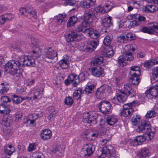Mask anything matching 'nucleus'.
I'll return each mask as SVG.
<instances>
[{"label": "nucleus", "instance_id": "a211bd4d", "mask_svg": "<svg viewBox=\"0 0 158 158\" xmlns=\"http://www.w3.org/2000/svg\"><path fill=\"white\" fill-rule=\"evenodd\" d=\"M112 9V7L111 5L106 4L104 7L100 6H98L95 8V10L97 15L98 13H107L109 11Z\"/></svg>", "mask_w": 158, "mask_h": 158}, {"label": "nucleus", "instance_id": "e2e57ef3", "mask_svg": "<svg viewBox=\"0 0 158 158\" xmlns=\"http://www.w3.org/2000/svg\"><path fill=\"white\" fill-rule=\"evenodd\" d=\"M17 93L19 94H24L26 93V89L23 87H19L17 89Z\"/></svg>", "mask_w": 158, "mask_h": 158}, {"label": "nucleus", "instance_id": "c85d7f7f", "mask_svg": "<svg viewBox=\"0 0 158 158\" xmlns=\"http://www.w3.org/2000/svg\"><path fill=\"white\" fill-rule=\"evenodd\" d=\"M94 2L93 0H83L81 2L80 5L82 7L88 8L93 6Z\"/></svg>", "mask_w": 158, "mask_h": 158}, {"label": "nucleus", "instance_id": "393cba45", "mask_svg": "<svg viewBox=\"0 0 158 158\" xmlns=\"http://www.w3.org/2000/svg\"><path fill=\"white\" fill-rule=\"evenodd\" d=\"M77 75L74 73H72L68 76V78L70 79L72 82H73V86L76 87L80 83L79 79Z\"/></svg>", "mask_w": 158, "mask_h": 158}, {"label": "nucleus", "instance_id": "6e6d98bb", "mask_svg": "<svg viewBox=\"0 0 158 158\" xmlns=\"http://www.w3.org/2000/svg\"><path fill=\"white\" fill-rule=\"evenodd\" d=\"M156 114L154 110H150L148 111L146 115V117L147 118H153L156 116Z\"/></svg>", "mask_w": 158, "mask_h": 158}, {"label": "nucleus", "instance_id": "6e6552de", "mask_svg": "<svg viewBox=\"0 0 158 158\" xmlns=\"http://www.w3.org/2000/svg\"><path fill=\"white\" fill-rule=\"evenodd\" d=\"M96 16L95 8H91L85 10L83 19L88 21L89 23H92L96 19Z\"/></svg>", "mask_w": 158, "mask_h": 158}, {"label": "nucleus", "instance_id": "7c9ffc66", "mask_svg": "<svg viewBox=\"0 0 158 158\" xmlns=\"http://www.w3.org/2000/svg\"><path fill=\"white\" fill-rule=\"evenodd\" d=\"M145 10L150 13H154L158 10V7L154 4H150L145 6Z\"/></svg>", "mask_w": 158, "mask_h": 158}, {"label": "nucleus", "instance_id": "de8ad7c7", "mask_svg": "<svg viewBox=\"0 0 158 158\" xmlns=\"http://www.w3.org/2000/svg\"><path fill=\"white\" fill-rule=\"evenodd\" d=\"M124 56H125V58L127 60L131 61L134 59L133 56L131 52H125L124 53Z\"/></svg>", "mask_w": 158, "mask_h": 158}, {"label": "nucleus", "instance_id": "09e8293b", "mask_svg": "<svg viewBox=\"0 0 158 158\" xmlns=\"http://www.w3.org/2000/svg\"><path fill=\"white\" fill-rule=\"evenodd\" d=\"M140 119V116L139 115H136L135 116H134L131 119L132 124L134 125H137V123Z\"/></svg>", "mask_w": 158, "mask_h": 158}, {"label": "nucleus", "instance_id": "f704fd0d", "mask_svg": "<svg viewBox=\"0 0 158 158\" xmlns=\"http://www.w3.org/2000/svg\"><path fill=\"white\" fill-rule=\"evenodd\" d=\"M56 19L58 24H63L66 21L67 18L64 13L60 14L57 16Z\"/></svg>", "mask_w": 158, "mask_h": 158}, {"label": "nucleus", "instance_id": "37998d69", "mask_svg": "<svg viewBox=\"0 0 158 158\" xmlns=\"http://www.w3.org/2000/svg\"><path fill=\"white\" fill-rule=\"evenodd\" d=\"M95 86V85L94 84L87 85L84 89L86 94H88L93 92Z\"/></svg>", "mask_w": 158, "mask_h": 158}, {"label": "nucleus", "instance_id": "2eb2a0df", "mask_svg": "<svg viewBox=\"0 0 158 158\" xmlns=\"http://www.w3.org/2000/svg\"><path fill=\"white\" fill-rule=\"evenodd\" d=\"M122 93L120 92H118L116 91V95L112 100V102L114 103L118 104V102L123 103L126 100V96L124 95L121 96V94Z\"/></svg>", "mask_w": 158, "mask_h": 158}, {"label": "nucleus", "instance_id": "58836bf2", "mask_svg": "<svg viewBox=\"0 0 158 158\" xmlns=\"http://www.w3.org/2000/svg\"><path fill=\"white\" fill-rule=\"evenodd\" d=\"M106 95L105 91L102 89L101 86L99 88L96 92V96L97 98H104Z\"/></svg>", "mask_w": 158, "mask_h": 158}, {"label": "nucleus", "instance_id": "f8f14e48", "mask_svg": "<svg viewBox=\"0 0 158 158\" xmlns=\"http://www.w3.org/2000/svg\"><path fill=\"white\" fill-rule=\"evenodd\" d=\"M83 19L84 20L78 25L77 28V31L87 33V30H89L90 23L88 21Z\"/></svg>", "mask_w": 158, "mask_h": 158}, {"label": "nucleus", "instance_id": "603ef678", "mask_svg": "<svg viewBox=\"0 0 158 158\" xmlns=\"http://www.w3.org/2000/svg\"><path fill=\"white\" fill-rule=\"evenodd\" d=\"M88 75V73L86 72H84L83 73H81L78 76V78L79 79L80 81H83L86 79L87 76Z\"/></svg>", "mask_w": 158, "mask_h": 158}, {"label": "nucleus", "instance_id": "49530a36", "mask_svg": "<svg viewBox=\"0 0 158 158\" xmlns=\"http://www.w3.org/2000/svg\"><path fill=\"white\" fill-rule=\"evenodd\" d=\"M12 98L13 102L16 104L20 103L24 99L21 97L16 95H13Z\"/></svg>", "mask_w": 158, "mask_h": 158}, {"label": "nucleus", "instance_id": "412c9836", "mask_svg": "<svg viewBox=\"0 0 158 158\" xmlns=\"http://www.w3.org/2000/svg\"><path fill=\"white\" fill-rule=\"evenodd\" d=\"M87 31L89 36L93 39H97L101 35L99 30H95L92 28H89V30Z\"/></svg>", "mask_w": 158, "mask_h": 158}, {"label": "nucleus", "instance_id": "4be33fe9", "mask_svg": "<svg viewBox=\"0 0 158 158\" xmlns=\"http://www.w3.org/2000/svg\"><path fill=\"white\" fill-rule=\"evenodd\" d=\"M146 139L145 137L142 135L137 136L133 141L132 144L134 146L141 145L144 142Z\"/></svg>", "mask_w": 158, "mask_h": 158}, {"label": "nucleus", "instance_id": "f257e3e1", "mask_svg": "<svg viewBox=\"0 0 158 158\" xmlns=\"http://www.w3.org/2000/svg\"><path fill=\"white\" fill-rule=\"evenodd\" d=\"M35 63L34 58L28 56H24L19 58L18 60L9 61L4 66L5 71L12 75H15V78L19 79L22 75L20 67L33 66Z\"/></svg>", "mask_w": 158, "mask_h": 158}, {"label": "nucleus", "instance_id": "9d476101", "mask_svg": "<svg viewBox=\"0 0 158 158\" xmlns=\"http://www.w3.org/2000/svg\"><path fill=\"white\" fill-rule=\"evenodd\" d=\"M44 88L43 87H40L39 89L35 88L32 89L31 92L33 94V100L40 99L44 94Z\"/></svg>", "mask_w": 158, "mask_h": 158}, {"label": "nucleus", "instance_id": "2f4dec72", "mask_svg": "<svg viewBox=\"0 0 158 158\" xmlns=\"http://www.w3.org/2000/svg\"><path fill=\"white\" fill-rule=\"evenodd\" d=\"M68 58H65V57H64V58L62 60H61L59 62V64L60 66L63 69H66L68 68L69 67V62Z\"/></svg>", "mask_w": 158, "mask_h": 158}, {"label": "nucleus", "instance_id": "bf43d9fd", "mask_svg": "<svg viewBox=\"0 0 158 158\" xmlns=\"http://www.w3.org/2000/svg\"><path fill=\"white\" fill-rule=\"evenodd\" d=\"M135 106L134 102L129 103L126 104L123 106V109H134Z\"/></svg>", "mask_w": 158, "mask_h": 158}, {"label": "nucleus", "instance_id": "39448f33", "mask_svg": "<svg viewBox=\"0 0 158 158\" xmlns=\"http://www.w3.org/2000/svg\"><path fill=\"white\" fill-rule=\"evenodd\" d=\"M149 27H142L140 31L144 33L150 34H158V24L156 23H150L149 24Z\"/></svg>", "mask_w": 158, "mask_h": 158}, {"label": "nucleus", "instance_id": "1a4fd4ad", "mask_svg": "<svg viewBox=\"0 0 158 158\" xmlns=\"http://www.w3.org/2000/svg\"><path fill=\"white\" fill-rule=\"evenodd\" d=\"M19 12L22 15L26 16L29 19L31 17L34 19L36 18L35 10L32 7L21 8L19 9Z\"/></svg>", "mask_w": 158, "mask_h": 158}, {"label": "nucleus", "instance_id": "473e14b6", "mask_svg": "<svg viewBox=\"0 0 158 158\" xmlns=\"http://www.w3.org/2000/svg\"><path fill=\"white\" fill-rule=\"evenodd\" d=\"M9 89V85L6 83H2L0 84V95L6 94Z\"/></svg>", "mask_w": 158, "mask_h": 158}, {"label": "nucleus", "instance_id": "f3484780", "mask_svg": "<svg viewBox=\"0 0 158 158\" xmlns=\"http://www.w3.org/2000/svg\"><path fill=\"white\" fill-rule=\"evenodd\" d=\"M64 35L67 42L75 40L78 36L77 31L75 30L70 31L68 33H66Z\"/></svg>", "mask_w": 158, "mask_h": 158}, {"label": "nucleus", "instance_id": "9b49d317", "mask_svg": "<svg viewBox=\"0 0 158 158\" xmlns=\"http://www.w3.org/2000/svg\"><path fill=\"white\" fill-rule=\"evenodd\" d=\"M111 20V18L109 16H105L102 18L101 23L102 26L104 28V29L103 28L104 32H106L109 30V27L112 24Z\"/></svg>", "mask_w": 158, "mask_h": 158}, {"label": "nucleus", "instance_id": "bb28decb", "mask_svg": "<svg viewBox=\"0 0 158 158\" xmlns=\"http://www.w3.org/2000/svg\"><path fill=\"white\" fill-rule=\"evenodd\" d=\"M98 116L96 114H89L86 118H83L82 121L84 123H90L92 122L95 121L97 118Z\"/></svg>", "mask_w": 158, "mask_h": 158}, {"label": "nucleus", "instance_id": "8fccbe9b", "mask_svg": "<svg viewBox=\"0 0 158 158\" xmlns=\"http://www.w3.org/2000/svg\"><path fill=\"white\" fill-rule=\"evenodd\" d=\"M108 49L105 51L106 56L108 57H111L114 55V52L113 50L111 49V47H109Z\"/></svg>", "mask_w": 158, "mask_h": 158}, {"label": "nucleus", "instance_id": "774afa93", "mask_svg": "<svg viewBox=\"0 0 158 158\" xmlns=\"http://www.w3.org/2000/svg\"><path fill=\"white\" fill-rule=\"evenodd\" d=\"M33 155L35 156V158H44V156L42 153L41 152H35L34 153Z\"/></svg>", "mask_w": 158, "mask_h": 158}, {"label": "nucleus", "instance_id": "f03ea898", "mask_svg": "<svg viewBox=\"0 0 158 158\" xmlns=\"http://www.w3.org/2000/svg\"><path fill=\"white\" fill-rule=\"evenodd\" d=\"M136 130L138 132L147 134L150 139L154 138L156 131L155 128H151V124L149 122L144 120L141 121Z\"/></svg>", "mask_w": 158, "mask_h": 158}, {"label": "nucleus", "instance_id": "b1692460", "mask_svg": "<svg viewBox=\"0 0 158 158\" xmlns=\"http://www.w3.org/2000/svg\"><path fill=\"white\" fill-rule=\"evenodd\" d=\"M106 121L108 125L113 126L117 123L118 119L116 116L111 115L107 117Z\"/></svg>", "mask_w": 158, "mask_h": 158}, {"label": "nucleus", "instance_id": "4468645a", "mask_svg": "<svg viewBox=\"0 0 158 158\" xmlns=\"http://www.w3.org/2000/svg\"><path fill=\"white\" fill-rule=\"evenodd\" d=\"M95 149L94 146L92 144H87L85 146V149L82 152V154L85 156H89L93 154Z\"/></svg>", "mask_w": 158, "mask_h": 158}, {"label": "nucleus", "instance_id": "c9c22d12", "mask_svg": "<svg viewBox=\"0 0 158 158\" xmlns=\"http://www.w3.org/2000/svg\"><path fill=\"white\" fill-rule=\"evenodd\" d=\"M112 39L113 37L112 35H106L104 38L103 42V44L106 47H111Z\"/></svg>", "mask_w": 158, "mask_h": 158}, {"label": "nucleus", "instance_id": "ea45409f", "mask_svg": "<svg viewBox=\"0 0 158 158\" xmlns=\"http://www.w3.org/2000/svg\"><path fill=\"white\" fill-rule=\"evenodd\" d=\"M10 110L8 106L4 105H0V113L7 114L10 113Z\"/></svg>", "mask_w": 158, "mask_h": 158}, {"label": "nucleus", "instance_id": "864d4df0", "mask_svg": "<svg viewBox=\"0 0 158 158\" xmlns=\"http://www.w3.org/2000/svg\"><path fill=\"white\" fill-rule=\"evenodd\" d=\"M125 56H119L118 59V62L119 64L121 66H124L125 64V61L126 60H125Z\"/></svg>", "mask_w": 158, "mask_h": 158}, {"label": "nucleus", "instance_id": "5701e85b", "mask_svg": "<svg viewBox=\"0 0 158 158\" xmlns=\"http://www.w3.org/2000/svg\"><path fill=\"white\" fill-rule=\"evenodd\" d=\"M40 135L41 138L44 140H48L52 136L51 131L48 129H45L42 131Z\"/></svg>", "mask_w": 158, "mask_h": 158}, {"label": "nucleus", "instance_id": "6ab92c4d", "mask_svg": "<svg viewBox=\"0 0 158 158\" xmlns=\"http://www.w3.org/2000/svg\"><path fill=\"white\" fill-rule=\"evenodd\" d=\"M91 72L94 76L96 77H99L102 76L104 74V70L100 66L98 65L92 68Z\"/></svg>", "mask_w": 158, "mask_h": 158}, {"label": "nucleus", "instance_id": "338daca9", "mask_svg": "<svg viewBox=\"0 0 158 158\" xmlns=\"http://www.w3.org/2000/svg\"><path fill=\"white\" fill-rule=\"evenodd\" d=\"M3 15L6 21L11 20L14 17V15L10 13L5 14Z\"/></svg>", "mask_w": 158, "mask_h": 158}, {"label": "nucleus", "instance_id": "0e129e2a", "mask_svg": "<svg viewBox=\"0 0 158 158\" xmlns=\"http://www.w3.org/2000/svg\"><path fill=\"white\" fill-rule=\"evenodd\" d=\"M117 41L119 43H124L126 42V40L125 36L121 35L118 37L117 38Z\"/></svg>", "mask_w": 158, "mask_h": 158}, {"label": "nucleus", "instance_id": "a878e982", "mask_svg": "<svg viewBox=\"0 0 158 158\" xmlns=\"http://www.w3.org/2000/svg\"><path fill=\"white\" fill-rule=\"evenodd\" d=\"M13 123L12 118L11 116H9L3 118L2 122V124L4 126V127H6L10 128L11 127Z\"/></svg>", "mask_w": 158, "mask_h": 158}, {"label": "nucleus", "instance_id": "aec40b11", "mask_svg": "<svg viewBox=\"0 0 158 158\" xmlns=\"http://www.w3.org/2000/svg\"><path fill=\"white\" fill-rule=\"evenodd\" d=\"M113 147L110 145H108L104 147L102 151L101 157H110L112 154Z\"/></svg>", "mask_w": 158, "mask_h": 158}, {"label": "nucleus", "instance_id": "0eeeda50", "mask_svg": "<svg viewBox=\"0 0 158 158\" xmlns=\"http://www.w3.org/2000/svg\"><path fill=\"white\" fill-rule=\"evenodd\" d=\"M111 105L109 102L103 100L99 103L98 107L100 112L105 114H109L111 112Z\"/></svg>", "mask_w": 158, "mask_h": 158}, {"label": "nucleus", "instance_id": "20e7f679", "mask_svg": "<svg viewBox=\"0 0 158 158\" xmlns=\"http://www.w3.org/2000/svg\"><path fill=\"white\" fill-rule=\"evenodd\" d=\"M130 73L131 76V78L133 85H138L140 81L139 76L141 74L140 68L137 66H134L130 67Z\"/></svg>", "mask_w": 158, "mask_h": 158}, {"label": "nucleus", "instance_id": "a19ab883", "mask_svg": "<svg viewBox=\"0 0 158 158\" xmlns=\"http://www.w3.org/2000/svg\"><path fill=\"white\" fill-rule=\"evenodd\" d=\"M77 21V18L75 16H72L70 17L67 23V26L69 27L75 24Z\"/></svg>", "mask_w": 158, "mask_h": 158}, {"label": "nucleus", "instance_id": "c756f323", "mask_svg": "<svg viewBox=\"0 0 158 158\" xmlns=\"http://www.w3.org/2000/svg\"><path fill=\"white\" fill-rule=\"evenodd\" d=\"M134 112V109H123L120 110V113L121 115L124 117H129Z\"/></svg>", "mask_w": 158, "mask_h": 158}, {"label": "nucleus", "instance_id": "c03bdc74", "mask_svg": "<svg viewBox=\"0 0 158 158\" xmlns=\"http://www.w3.org/2000/svg\"><path fill=\"white\" fill-rule=\"evenodd\" d=\"M12 127H3V133L6 136L9 137L13 134V132L11 131Z\"/></svg>", "mask_w": 158, "mask_h": 158}, {"label": "nucleus", "instance_id": "4d7b16f0", "mask_svg": "<svg viewBox=\"0 0 158 158\" xmlns=\"http://www.w3.org/2000/svg\"><path fill=\"white\" fill-rule=\"evenodd\" d=\"M124 49L125 52H131L130 51L134 52L135 51V48L133 46L131 45L128 44L125 46L124 48Z\"/></svg>", "mask_w": 158, "mask_h": 158}, {"label": "nucleus", "instance_id": "4c0bfd02", "mask_svg": "<svg viewBox=\"0 0 158 158\" xmlns=\"http://www.w3.org/2000/svg\"><path fill=\"white\" fill-rule=\"evenodd\" d=\"M133 19H136L138 24H140L141 22L146 21L145 18L139 14H133L132 15Z\"/></svg>", "mask_w": 158, "mask_h": 158}, {"label": "nucleus", "instance_id": "5fc2aeb1", "mask_svg": "<svg viewBox=\"0 0 158 158\" xmlns=\"http://www.w3.org/2000/svg\"><path fill=\"white\" fill-rule=\"evenodd\" d=\"M125 36L126 41H131L132 40H135V34L131 33H127Z\"/></svg>", "mask_w": 158, "mask_h": 158}, {"label": "nucleus", "instance_id": "69168bd1", "mask_svg": "<svg viewBox=\"0 0 158 158\" xmlns=\"http://www.w3.org/2000/svg\"><path fill=\"white\" fill-rule=\"evenodd\" d=\"M64 3L65 5L73 6L76 3V2L75 0H65Z\"/></svg>", "mask_w": 158, "mask_h": 158}, {"label": "nucleus", "instance_id": "79ce46f5", "mask_svg": "<svg viewBox=\"0 0 158 158\" xmlns=\"http://www.w3.org/2000/svg\"><path fill=\"white\" fill-rule=\"evenodd\" d=\"M103 60V59L102 57L101 56H96L94 60L92 62H91V64H92L94 66H96L97 64H100L102 63Z\"/></svg>", "mask_w": 158, "mask_h": 158}, {"label": "nucleus", "instance_id": "13d9d810", "mask_svg": "<svg viewBox=\"0 0 158 158\" xmlns=\"http://www.w3.org/2000/svg\"><path fill=\"white\" fill-rule=\"evenodd\" d=\"M102 89L105 91V94L106 92L110 93L111 91V87L108 85H104L101 86Z\"/></svg>", "mask_w": 158, "mask_h": 158}, {"label": "nucleus", "instance_id": "a18cd8bd", "mask_svg": "<svg viewBox=\"0 0 158 158\" xmlns=\"http://www.w3.org/2000/svg\"><path fill=\"white\" fill-rule=\"evenodd\" d=\"M152 77L151 78L152 82H154V80L158 77V67H156L152 71Z\"/></svg>", "mask_w": 158, "mask_h": 158}, {"label": "nucleus", "instance_id": "cd10ccee", "mask_svg": "<svg viewBox=\"0 0 158 158\" xmlns=\"http://www.w3.org/2000/svg\"><path fill=\"white\" fill-rule=\"evenodd\" d=\"M85 134L87 138L89 137V135L92 137V138L91 139H95L96 138L100 136L98 131L97 130L94 131L88 130L85 132Z\"/></svg>", "mask_w": 158, "mask_h": 158}, {"label": "nucleus", "instance_id": "680f3d73", "mask_svg": "<svg viewBox=\"0 0 158 158\" xmlns=\"http://www.w3.org/2000/svg\"><path fill=\"white\" fill-rule=\"evenodd\" d=\"M154 63L152 60H150L146 62L144 64V66L147 67L149 69L152 66L154 65Z\"/></svg>", "mask_w": 158, "mask_h": 158}, {"label": "nucleus", "instance_id": "e433bc0d", "mask_svg": "<svg viewBox=\"0 0 158 158\" xmlns=\"http://www.w3.org/2000/svg\"><path fill=\"white\" fill-rule=\"evenodd\" d=\"M38 116L36 114H29L28 115V118L27 120V122L30 124H33L36 120L38 118Z\"/></svg>", "mask_w": 158, "mask_h": 158}, {"label": "nucleus", "instance_id": "dca6fc26", "mask_svg": "<svg viewBox=\"0 0 158 158\" xmlns=\"http://www.w3.org/2000/svg\"><path fill=\"white\" fill-rule=\"evenodd\" d=\"M99 41L93 40L89 42L87 45L85 49V51L88 52H91L94 51L98 45Z\"/></svg>", "mask_w": 158, "mask_h": 158}, {"label": "nucleus", "instance_id": "052dcab7", "mask_svg": "<svg viewBox=\"0 0 158 158\" xmlns=\"http://www.w3.org/2000/svg\"><path fill=\"white\" fill-rule=\"evenodd\" d=\"M64 102L66 105L71 106L73 103V100L71 97H68L65 98Z\"/></svg>", "mask_w": 158, "mask_h": 158}, {"label": "nucleus", "instance_id": "ddd939ff", "mask_svg": "<svg viewBox=\"0 0 158 158\" xmlns=\"http://www.w3.org/2000/svg\"><path fill=\"white\" fill-rule=\"evenodd\" d=\"M147 97L149 99L155 98L158 95V89L156 87L150 88L145 93Z\"/></svg>", "mask_w": 158, "mask_h": 158}, {"label": "nucleus", "instance_id": "7ed1b4c3", "mask_svg": "<svg viewBox=\"0 0 158 158\" xmlns=\"http://www.w3.org/2000/svg\"><path fill=\"white\" fill-rule=\"evenodd\" d=\"M57 54L56 50L52 49L51 48L46 49L43 56L44 60L48 63H53L57 60Z\"/></svg>", "mask_w": 158, "mask_h": 158}, {"label": "nucleus", "instance_id": "423d86ee", "mask_svg": "<svg viewBox=\"0 0 158 158\" xmlns=\"http://www.w3.org/2000/svg\"><path fill=\"white\" fill-rule=\"evenodd\" d=\"M118 92H121L122 93L121 94V96H124V95L126 96V100L127 98V97L129 95L131 97H134L136 96V94L138 93V91L131 89L130 85L129 84H126L124 85L123 90H118Z\"/></svg>", "mask_w": 158, "mask_h": 158}, {"label": "nucleus", "instance_id": "3c124183", "mask_svg": "<svg viewBox=\"0 0 158 158\" xmlns=\"http://www.w3.org/2000/svg\"><path fill=\"white\" fill-rule=\"evenodd\" d=\"M141 154L142 156L145 157L148 156H149L150 155V153L148 149L144 148L141 150Z\"/></svg>", "mask_w": 158, "mask_h": 158}, {"label": "nucleus", "instance_id": "72a5a7b5", "mask_svg": "<svg viewBox=\"0 0 158 158\" xmlns=\"http://www.w3.org/2000/svg\"><path fill=\"white\" fill-rule=\"evenodd\" d=\"M83 93V91H82L81 88H78L73 93V99L77 100H80Z\"/></svg>", "mask_w": 158, "mask_h": 158}]
</instances>
